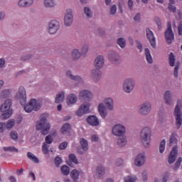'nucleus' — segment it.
Segmentation results:
<instances>
[{
	"label": "nucleus",
	"instance_id": "obj_1",
	"mask_svg": "<svg viewBox=\"0 0 182 182\" xmlns=\"http://www.w3.org/2000/svg\"><path fill=\"white\" fill-rule=\"evenodd\" d=\"M104 102L98 105L97 111L102 119L107 117V110L113 112L114 110V100L112 97H105L103 100Z\"/></svg>",
	"mask_w": 182,
	"mask_h": 182
},
{
	"label": "nucleus",
	"instance_id": "obj_2",
	"mask_svg": "<svg viewBox=\"0 0 182 182\" xmlns=\"http://www.w3.org/2000/svg\"><path fill=\"white\" fill-rule=\"evenodd\" d=\"M36 130H41V133L46 136L50 130V124L48 122V115L43 114L40 116L39 120L36 122Z\"/></svg>",
	"mask_w": 182,
	"mask_h": 182
},
{
	"label": "nucleus",
	"instance_id": "obj_3",
	"mask_svg": "<svg viewBox=\"0 0 182 182\" xmlns=\"http://www.w3.org/2000/svg\"><path fill=\"white\" fill-rule=\"evenodd\" d=\"M182 100L178 99L176 105L173 109V116L175 117V124L177 130L180 129L182 126Z\"/></svg>",
	"mask_w": 182,
	"mask_h": 182
},
{
	"label": "nucleus",
	"instance_id": "obj_4",
	"mask_svg": "<svg viewBox=\"0 0 182 182\" xmlns=\"http://www.w3.org/2000/svg\"><path fill=\"white\" fill-rule=\"evenodd\" d=\"M12 100L8 99L0 107V112H1V119L8 120L12 116Z\"/></svg>",
	"mask_w": 182,
	"mask_h": 182
},
{
	"label": "nucleus",
	"instance_id": "obj_5",
	"mask_svg": "<svg viewBox=\"0 0 182 182\" xmlns=\"http://www.w3.org/2000/svg\"><path fill=\"white\" fill-rule=\"evenodd\" d=\"M43 102L41 100L33 98L30 100L28 103L23 105V109L26 113H32V112H39L42 107Z\"/></svg>",
	"mask_w": 182,
	"mask_h": 182
},
{
	"label": "nucleus",
	"instance_id": "obj_6",
	"mask_svg": "<svg viewBox=\"0 0 182 182\" xmlns=\"http://www.w3.org/2000/svg\"><path fill=\"white\" fill-rule=\"evenodd\" d=\"M140 140L144 146L146 148L150 147L151 142V128L145 127L142 128L140 132Z\"/></svg>",
	"mask_w": 182,
	"mask_h": 182
},
{
	"label": "nucleus",
	"instance_id": "obj_7",
	"mask_svg": "<svg viewBox=\"0 0 182 182\" xmlns=\"http://www.w3.org/2000/svg\"><path fill=\"white\" fill-rule=\"evenodd\" d=\"M136 87V80L133 77L126 78L122 84V90L124 93H132Z\"/></svg>",
	"mask_w": 182,
	"mask_h": 182
},
{
	"label": "nucleus",
	"instance_id": "obj_8",
	"mask_svg": "<svg viewBox=\"0 0 182 182\" xmlns=\"http://www.w3.org/2000/svg\"><path fill=\"white\" fill-rule=\"evenodd\" d=\"M138 113L140 116H149L151 113V103L149 101L141 103L138 108Z\"/></svg>",
	"mask_w": 182,
	"mask_h": 182
},
{
	"label": "nucleus",
	"instance_id": "obj_9",
	"mask_svg": "<svg viewBox=\"0 0 182 182\" xmlns=\"http://www.w3.org/2000/svg\"><path fill=\"white\" fill-rule=\"evenodd\" d=\"M112 134L116 137L126 134V126L123 124H115L112 128Z\"/></svg>",
	"mask_w": 182,
	"mask_h": 182
},
{
	"label": "nucleus",
	"instance_id": "obj_10",
	"mask_svg": "<svg viewBox=\"0 0 182 182\" xmlns=\"http://www.w3.org/2000/svg\"><path fill=\"white\" fill-rule=\"evenodd\" d=\"M73 10L67 9L64 14V25L66 28H70L73 25Z\"/></svg>",
	"mask_w": 182,
	"mask_h": 182
},
{
	"label": "nucleus",
	"instance_id": "obj_11",
	"mask_svg": "<svg viewBox=\"0 0 182 182\" xmlns=\"http://www.w3.org/2000/svg\"><path fill=\"white\" fill-rule=\"evenodd\" d=\"M90 106L91 104L89 102H84L82 104L75 112L76 116L82 117L83 114H89L90 112Z\"/></svg>",
	"mask_w": 182,
	"mask_h": 182
},
{
	"label": "nucleus",
	"instance_id": "obj_12",
	"mask_svg": "<svg viewBox=\"0 0 182 182\" xmlns=\"http://www.w3.org/2000/svg\"><path fill=\"white\" fill-rule=\"evenodd\" d=\"M16 99L19 100L22 106H25L26 105V90H25V87H20L18 88L16 95Z\"/></svg>",
	"mask_w": 182,
	"mask_h": 182
},
{
	"label": "nucleus",
	"instance_id": "obj_13",
	"mask_svg": "<svg viewBox=\"0 0 182 182\" xmlns=\"http://www.w3.org/2000/svg\"><path fill=\"white\" fill-rule=\"evenodd\" d=\"M60 28V23L56 20H52L48 23V31L51 35H55Z\"/></svg>",
	"mask_w": 182,
	"mask_h": 182
},
{
	"label": "nucleus",
	"instance_id": "obj_14",
	"mask_svg": "<svg viewBox=\"0 0 182 182\" xmlns=\"http://www.w3.org/2000/svg\"><path fill=\"white\" fill-rule=\"evenodd\" d=\"M108 58L113 65H120L122 63V57L117 52L110 51L108 53Z\"/></svg>",
	"mask_w": 182,
	"mask_h": 182
},
{
	"label": "nucleus",
	"instance_id": "obj_15",
	"mask_svg": "<svg viewBox=\"0 0 182 182\" xmlns=\"http://www.w3.org/2000/svg\"><path fill=\"white\" fill-rule=\"evenodd\" d=\"M164 102L166 106H174V100H173V94L170 90H167L164 93Z\"/></svg>",
	"mask_w": 182,
	"mask_h": 182
},
{
	"label": "nucleus",
	"instance_id": "obj_16",
	"mask_svg": "<svg viewBox=\"0 0 182 182\" xmlns=\"http://www.w3.org/2000/svg\"><path fill=\"white\" fill-rule=\"evenodd\" d=\"M65 76L70 80H75L77 82L78 85H85V80L80 75H74L71 70H67L65 72Z\"/></svg>",
	"mask_w": 182,
	"mask_h": 182
},
{
	"label": "nucleus",
	"instance_id": "obj_17",
	"mask_svg": "<svg viewBox=\"0 0 182 182\" xmlns=\"http://www.w3.org/2000/svg\"><path fill=\"white\" fill-rule=\"evenodd\" d=\"M77 103V95L75 93L69 94L66 97V105L69 107H73L75 104Z\"/></svg>",
	"mask_w": 182,
	"mask_h": 182
},
{
	"label": "nucleus",
	"instance_id": "obj_18",
	"mask_svg": "<svg viewBox=\"0 0 182 182\" xmlns=\"http://www.w3.org/2000/svg\"><path fill=\"white\" fill-rule=\"evenodd\" d=\"M178 153V147L177 146H173L168 158V164H173L176 161Z\"/></svg>",
	"mask_w": 182,
	"mask_h": 182
},
{
	"label": "nucleus",
	"instance_id": "obj_19",
	"mask_svg": "<svg viewBox=\"0 0 182 182\" xmlns=\"http://www.w3.org/2000/svg\"><path fill=\"white\" fill-rule=\"evenodd\" d=\"M146 163V154L144 153H141L138 154L134 161V165L136 167H141Z\"/></svg>",
	"mask_w": 182,
	"mask_h": 182
},
{
	"label": "nucleus",
	"instance_id": "obj_20",
	"mask_svg": "<svg viewBox=\"0 0 182 182\" xmlns=\"http://www.w3.org/2000/svg\"><path fill=\"white\" fill-rule=\"evenodd\" d=\"M146 38L147 39H149L151 48H153L154 49H156V37H154V33L149 28H147L146 30Z\"/></svg>",
	"mask_w": 182,
	"mask_h": 182
},
{
	"label": "nucleus",
	"instance_id": "obj_21",
	"mask_svg": "<svg viewBox=\"0 0 182 182\" xmlns=\"http://www.w3.org/2000/svg\"><path fill=\"white\" fill-rule=\"evenodd\" d=\"M94 66L96 69H102L105 66V56L100 55L94 60Z\"/></svg>",
	"mask_w": 182,
	"mask_h": 182
},
{
	"label": "nucleus",
	"instance_id": "obj_22",
	"mask_svg": "<svg viewBox=\"0 0 182 182\" xmlns=\"http://www.w3.org/2000/svg\"><path fill=\"white\" fill-rule=\"evenodd\" d=\"M78 96L81 99H85L86 100H92V99H93V94L89 90H80Z\"/></svg>",
	"mask_w": 182,
	"mask_h": 182
},
{
	"label": "nucleus",
	"instance_id": "obj_23",
	"mask_svg": "<svg viewBox=\"0 0 182 182\" xmlns=\"http://www.w3.org/2000/svg\"><path fill=\"white\" fill-rule=\"evenodd\" d=\"M165 38L167 43H171L173 41H174V33H173V30L171 29V24L168 26L165 32Z\"/></svg>",
	"mask_w": 182,
	"mask_h": 182
},
{
	"label": "nucleus",
	"instance_id": "obj_24",
	"mask_svg": "<svg viewBox=\"0 0 182 182\" xmlns=\"http://www.w3.org/2000/svg\"><path fill=\"white\" fill-rule=\"evenodd\" d=\"M34 2V0H18L17 6L18 8H29L33 5Z\"/></svg>",
	"mask_w": 182,
	"mask_h": 182
},
{
	"label": "nucleus",
	"instance_id": "obj_25",
	"mask_svg": "<svg viewBox=\"0 0 182 182\" xmlns=\"http://www.w3.org/2000/svg\"><path fill=\"white\" fill-rule=\"evenodd\" d=\"M87 122L90 126H93L94 127L100 124V121L96 115L89 116L87 119Z\"/></svg>",
	"mask_w": 182,
	"mask_h": 182
},
{
	"label": "nucleus",
	"instance_id": "obj_26",
	"mask_svg": "<svg viewBox=\"0 0 182 182\" xmlns=\"http://www.w3.org/2000/svg\"><path fill=\"white\" fill-rule=\"evenodd\" d=\"M91 77L94 82H99L102 79V71L97 68L92 70Z\"/></svg>",
	"mask_w": 182,
	"mask_h": 182
},
{
	"label": "nucleus",
	"instance_id": "obj_27",
	"mask_svg": "<svg viewBox=\"0 0 182 182\" xmlns=\"http://www.w3.org/2000/svg\"><path fill=\"white\" fill-rule=\"evenodd\" d=\"M105 174H106V168L102 165H98L96 168L95 176L98 178H103Z\"/></svg>",
	"mask_w": 182,
	"mask_h": 182
},
{
	"label": "nucleus",
	"instance_id": "obj_28",
	"mask_svg": "<svg viewBox=\"0 0 182 182\" xmlns=\"http://www.w3.org/2000/svg\"><path fill=\"white\" fill-rule=\"evenodd\" d=\"M65 95H66V93L65 92V91H60L58 92L55 97V103H62L65 101Z\"/></svg>",
	"mask_w": 182,
	"mask_h": 182
},
{
	"label": "nucleus",
	"instance_id": "obj_29",
	"mask_svg": "<svg viewBox=\"0 0 182 182\" xmlns=\"http://www.w3.org/2000/svg\"><path fill=\"white\" fill-rule=\"evenodd\" d=\"M119 138L117 140V144L119 147H124L127 144V137L125 135L118 136Z\"/></svg>",
	"mask_w": 182,
	"mask_h": 182
},
{
	"label": "nucleus",
	"instance_id": "obj_30",
	"mask_svg": "<svg viewBox=\"0 0 182 182\" xmlns=\"http://www.w3.org/2000/svg\"><path fill=\"white\" fill-rule=\"evenodd\" d=\"M177 137H178V135L176 133H172L169 138V146H174L175 144H177L178 142V139H177Z\"/></svg>",
	"mask_w": 182,
	"mask_h": 182
},
{
	"label": "nucleus",
	"instance_id": "obj_31",
	"mask_svg": "<svg viewBox=\"0 0 182 182\" xmlns=\"http://www.w3.org/2000/svg\"><path fill=\"white\" fill-rule=\"evenodd\" d=\"M71 56L73 60H79L82 56V53H80L78 49H74L71 53Z\"/></svg>",
	"mask_w": 182,
	"mask_h": 182
},
{
	"label": "nucleus",
	"instance_id": "obj_32",
	"mask_svg": "<svg viewBox=\"0 0 182 182\" xmlns=\"http://www.w3.org/2000/svg\"><path fill=\"white\" fill-rule=\"evenodd\" d=\"M43 6L45 8H55L56 6V1H55V0H44Z\"/></svg>",
	"mask_w": 182,
	"mask_h": 182
},
{
	"label": "nucleus",
	"instance_id": "obj_33",
	"mask_svg": "<svg viewBox=\"0 0 182 182\" xmlns=\"http://www.w3.org/2000/svg\"><path fill=\"white\" fill-rule=\"evenodd\" d=\"M80 143L84 151H87V150H89V143L87 142V140H86L85 138H82L80 140Z\"/></svg>",
	"mask_w": 182,
	"mask_h": 182
},
{
	"label": "nucleus",
	"instance_id": "obj_34",
	"mask_svg": "<svg viewBox=\"0 0 182 182\" xmlns=\"http://www.w3.org/2000/svg\"><path fill=\"white\" fill-rule=\"evenodd\" d=\"M144 53L146 61L151 65V63H153V57L151 56V53H150V50L149 48H145Z\"/></svg>",
	"mask_w": 182,
	"mask_h": 182
},
{
	"label": "nucleus",
	"instance_id": "obj_35",
	"mask_svg": "<svg viewBox=\"0 0 182 182\" xmlns=\"http://www.w3.org/2000/svg\"><path fill=\"white\" fill-rule=\"evenodd\" d=\"M27 158L36 164H38V163H39V159H38L32 152L27 153Z\"/></svg>",
	"mask_w": 182,
	"mask_h": 182
},
{
	"label": "nucleus",
	"instance_id": "obj_36",
	"mask_svg": "<svg viewBox=\"0 0 182 182\" xmlns=\"http://www.w3.org/2000/svg\"><path fill=\"white\" fill-rule=\"evenodd\" d=\"M70 132V124L69 123H65L61 127V132L63 134H68Z\"/></svg>",
	"mask_w": 182,
	"mask_h": 182
},
{
	"label": "nucleus",
	"instance_id": "obj_37",
	"mask_svg": "<svg viewBox=\"0 0 182 182\" xmlns=\"http://www.w3.org/2000/svg\"><path fill=\"white\" fill-rule=\"evenodd\" d=\"M137 181V176L134 175L127 176L124 178V182H136Z\"/></svg>",
	"mask_w": 182,
	"mask_h": 182
},
{
	"label": "nucleus",
	"instance_id": "obj_38",
	"mask_svg": "<svg viewBox=\"0 0 182 182\" xmlns=\"http://www.w3.org/2000/svg\"><path fill=\"white\" fill-rule=\"evenodd\" d=\"M70 177L74 181H77L79 179V171L74 169L70 172Z\"/></svg>",
	"mask_w": 182,
	"mask_h": 182
},
{
	"label": "nucleus",
	"instance_id": "obj_39",
	"mask_svg": "<svg viewBox=\"0 0 182 182\" xmlns=\"http://www.w3.org/2000/svg\"><path fill=\"white\" fill-rule=\"evenodd\" d=\"M61 173L63 176H69L70 173V169L69 168V166L64 165L60 168Z\"/></svg>",
	"mask_w": 182,
	"mask_h": 182
},
{
	"label": "nucleus",
	"instance_id": "obj_40",
	"mask_svg": "<svg viewBox=\"0 0 182 182\" xmlns=\"http://www.w3.org/2000/svg\"><path fill=\"white\" fill-rule=\"evenodd\" d=\"M15 124H16L15 119H9L6 124V127L7 130H11V129H12L15 126Z\"/></svg>",
	"mask_w": 182,
	"mask_h": 182
},
{
	"label": "nucleus",
	"instance_id": "obj_41",
	"mask_svg": "<svg viewBox=\"0 0 182 182\" xmlns=\"http://www.w3.org/2000/svg\"><path fill=\"white\" fill-rule=\"evenodd\" d=\"M166 151V139H163L159 144V153L163 154Z\"/></svg>",
	"mask_w": 182,
	"mask_h": 182
},
{
	"label": "nucleus",
	"instance_id": "obj_42",
	"mask_svg": "<svg viewBox=\"0 0 182 182\" xmlns=\"http://www.w3.org/2000/svg\"><path fill=\"white\" fill-rule=\"evenodd\" d=\"M168 60H169L170 66H171V67L175 66V65H176V57L174 56V54L173 53H171L169 54Z\"/></svg>",
	"mask_w": 182,
	"mask_h": 182
},
{
	"label": "nucleus",
	"instance_id": "obj_43",
	"mask_svg": "<svg viewBox=\"0 0 182 182\" xmlns=\"http://www.w3.org/2000/svg\"><path fill=\"white\" fill-rule=\"evenodd\" d=\"M117 45L122 48V49L126 48V39L123 38H119L117 41Z\"/></svg>",
	"mask_w": 182,
	"mask_h": 182
},
{
	"label": "nucleus",
	"instance_id": "obj_44",
	"mask_svg": "<svg viewBox=\"0 0 182 182\" xmlns=\"http://www.w3.org/2000/svg\"><path fill=\"white\" fill-rule=\"evenodd\" d=\"M84 14L87 18H92V16H93V12L89 7L84 8Z\"/></svg>",
	"mask_w": 182,
	"mask_h": 182
},
{
	"label": "nucleus",
	"instance_id": "obj_45",
	"mask_svg": "<svg viewBox=\"0 0 182 182\" xmlns=\"http://www.w3.org/2000/svg\"><path fill=\"white\" fill-rule=\"evenodd\" d=\"M117 12V6H116V4L110 6L109 15H111L112 16H114Z\"/></svg>",
	"mask_w": 182,
	"mask_h": 182
},
{
	"label": "nucleus",
	"instance_id": "obj_46",
	"mask_svg": "<svg viewBox=\"0 0 182 182\" xmlns=\"http://www.w3.org/2000/svg\"><path fill=\"white\" fill-rule=\"evenodd\" d=\"M4 151H10L11 153H18V150L15 146H4Z\"/></svg>",
	"mask_w": 182,
	"mask_h": 182
},
{
	"label": "nucleus",
	"instance_id": "obj_47",
	"mask_svg": "<svg viewBox=\"0 0 182 182\" xmlns=\"http://www.w3.org/2000/svg\"><path fill=\"white\" fill-rule=\"evenodd\" d=\"M134 21L136 23H140V21H141V12H138L134 15Z\"/></svg>",
	"mask_w": 182,
	"mask_h": 182
},
{
	"label": "nucleus",
	"instance_id": "obj_48",
	"mask_svg": "<svg viewBox=\"0 0 182 182\" xmlns=\"http://www.w3.org/2000/svg\"><path fill=\"white\" fill-rule=\"evenodd\" d=\"M80 50L82 55H86L89 52V44H84Z\"/></svg>",
	"mask_w": 182,
	"mask_h": 182
},
{
	"label": "nucleus",
	"instance_id": "obj_49",
	"mask_svg": "<svg viewBox=\"0 0 182 182\" xmlns=\"http://www.w3.org/2000/svg\"><path fill=\"white\" fill-rule=\"evenodd\" d=\"M170 172H165L162 176V182H167L170 180Z\"/></svg>",
	"mask_w": 182,
	"mask_h": 182
},
{
	"label": "nucleus",
	"instance_id": "obj_50",
	"mask_svg": "<svg viewBox=\"0 0 182 182\" xmlns=\"http://www.w3.org/2000/svg\"><path fill=\"white\" fill-rule=\"evenodd\" d=\"M69 159L70 160V161H72L75 164H79V161H77V158H76V155H75L74 154H70L69 155Z\"/></svg>",
	"mask_w": 182,
	"mask_h": 182
},
{
	"label": "nucleus",
	"instance_id": "obj_51",
	"mask_svg": "<svg viewBox=\"0 0 182 182\" xmlns=\"http://www.w3.org/2000/svg\"><path fill=\"white\" fill-rule=\"evenodd\" d=\"M42 151L44 154H49V145L46 143H44L42 147Z\"/></svg>",
	"mask_w": 182,
	"mask_h": 182
},
{
	"label": "nucleus",
	"instance_id": "obj_52",
	"mask_svg": "<svg viewBox=\"0 0 182 182\" xmlns=\"http://www.w3.org/2000/svg\"><path fill=\"white\" fill-rule=\"evenodd\" d=\"M32 58H33V55L32 54H27V55H23L21 57V60L23 62H26L28 60H31V59H32Z\"/></svg>",
	"mask_w": 182,
	"mask_h": 182
},
{
	"label": "nucleus",
	"instance_id": "obj_53",
	"mask_svg": "<svg viewBox=\"0 0 182 182\" xmlns=\"http://www.w3.org/2000/svg\"><path fill=\"white\" fill-rule=\"evenodd\" d=\"M181 161H182V158L179 157L173 166V170H175V171H177V169L180 168V165L181 164Z\"/></svg>",
	"mask_w": 182,
	"mask_h": 182
},
{
	"label": "nucleus",
	"instance_id": "obj_54",
	"mask_svg": "<svg viewBox=\"0 0 182 182\" xmlns=\"http://www.w3.org/2000/svg\"><path fill=\"white\" fill-rule=\"evenodd\" d=\"M95 33H97L100 36H105L106 35V32L102 28H97L95 30Z\"/></svg>",
	"mask_w": 182,
	"mask_h": 182
},
{
	"label": "nucleus",
	"instance_id": "obj_55",
	"mask_svg": "<svg viewBox=\"0 0 182 182\" xmlns=\"http://www.w3.org/2000/svg\"><path fill=\"white\" fill-rule=\"evenodd\" d=\"M6 130V123L0 122V133H4Z\"/></svg>",
	"mask_w": 182,
	"mask_h": 182
},
{
	"label": "nucleus",
	"instance_id": "obj_56",
	"mask_svg": "<svg viewBox=\"0 0 182 182\" xmlns=\"http://www.w3.org/2000/svg\"><path fill=\"white\" fill-rule=\"evenodd\" d=\"M10 136L13 140H18V132L12 131L10 134Z\"/></svg>",
	"mask_w": 182,
	"mask_h": 182
},
{
	"label": "nucleus",
	"instance_id": "obj_57",
	"mask_svg": "<svg viewBox=\"0 0 182 182\" xmlns=\"http://www.w3.org/2000/svg\"><path fill=\"white\" fill-rule=\"evenodd\" d=\"M53 141V139L52 138V136L48 135L46 137V144H52Z\"/></svg>",
	"mask_w": 182,
	"mask_h": 182
},
{
	"label": "nucleus",
	"instance_id": "obj_58",
	"mask_svg": "<svg viewBox=\"0 0 182 182\" xmlns=\"http://www.w3.org/2000/svg\"><path fill=\"white\" fill-rule=\"evenodd\" d=\"M179 68H180V66L178 65H176L175 66V68H174L173 76L176 79H177V77H178V69H179Z\"/></svg>",
	"mask_w": 182,
	"mask_h": 182
},
{
	"label": "nucleus",
	"instance_id": "obj_59",
	"mask_svg": "<svg viewBox=\"0 0 182 182\" xmlns=\"http://www.w3.org/2000/svg\"><path fill=\"white\" fill-rule=\"evenodd\" d=\"M62 163V159L59 156L55 157V164L57 167H59Z\"/></svg>",
	"mask_w": 182,
	"mask_h": 182
},
{
	"label": "nucleus",
	"instance_id": "obj_60",
	"mask_svg": "<svg viewBox=\"0 0 182 182\" xmlns=\"http://www.w3.org/2000/svg\"><path fill=\"white\" fill-rule=\"evenodd\" d=\"M155 22L159 28V29H161V20L159 17L155 18Z\"/></svg>",
	"mask_w": 182,
	"mask_h": 182
},
{
	"label": "nucleus",
	"instance_id": "obj_61",
	"mask_svg": "<svg viewBox=\"0 0 182 182\" xmlns=\"http://www.w3.org/2000/svg\"><path fill=\"white\" fill-rule=\"evenodd\" d=\"M6 17V13L4 11H0V22H2Z\"/></svg>",
	"mask_w": 182,
	"mask_h": 182
},
{
	"label": "nucleus",
	"instance_id": "obj_62",
	"mask_svg": "<svg viewBox=\"0 0 182 182\" xmlns=\"http://www.w3.org/2000/svg\"><path fill=\"white\" fill-rule=\"evenodd\" d=\"M11 93V92L9 91V90H5L1 92V96L3 97H8V96H9V94Z\"/></svg>",
	"mask_w": 182,
	"mask_h": 182
},
{
	"label": "nucleus",
	"instance_id": "obj_63",
	"mask_svg": "<svg viewBox=\"0 0 182 182\" xmlns=\"http://www.w3.org/2000/svg\"><path fill=\"white\" fill-rule=\"evenodd\" d=\"M115 164H116L117 167H120V166H123V159H117Z\"/></svg>",
	"mask_w": 182,
	"mask_h": 182
},
{
	"label": "nucleus",
	"instance_id": "obj_64",
	"mask_svg": "<svg viewBox=\"0 0 182 182\" xmlns=\"http://www.w3.org/2000/svg\"><path fill=\"white\" fill-rule=\"evenodd\" d=\"M178 34L182 36V21H180L178 26Z\"/></svg>",
	"mask_w": 182,
	"mask_h": 182
}]
</instances>
